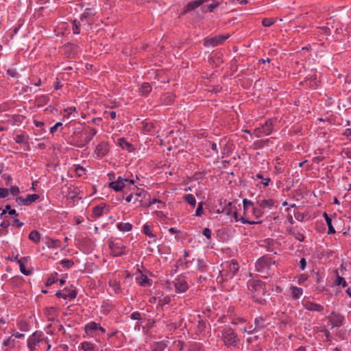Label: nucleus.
<instances>
[{"mask_svg": "<svg viewBox=\"0 0 351 351\" xmlns=\"http://www.w3.org/2000/svg\"><path fill=\"white\" fill-rule=\"evenodd\" d=\"M247 288L250 293L254 302L261 304H266V300L264 295L267 292L265 284L260 280L252 279L247 282Z\"/></svg>", "mask_w": 351, "mask_h": 351, "instance_id": "nucleus-1", "label": "nucleus"}, {"mask_svg": "<svg viewBox=\"0 0 351 351\" xmlns=\"http://www.w3.org/2000/svg\"><path fill=\"white\" fill-rule=\"evenodd\" d=\"M221 339L227 348H238L240 339L237 333L231 327H226L221 330Z\"/></svg>", "mask_w": 351, "mask_h": 351, "instance_id": "nucleus-2", "label": "nucleus"}, {"mask_svg": "<svg viewBox=\"0 0 351 351\" xmlns=\"http://www.w3.org/2000/svg\"><path fill=\"white\" fill-rule=\"evenodd\" d=\"M275 261H274L269 256H263L259 258L255 264L256 270L263 274V277H267V275H269V271L271 269V267L275 265Z\"/></svg>", "mask_w": 351, "mask_h": 351, "instance_id": "nucleus-3", "label": "nucleus"}, {"mask_svg": "<svg viewBox=\"0 0 351 351\" xmlns=\"http://www.w3.org/2000/svg\"><path fill=\"white\" fill-rule=\"evenodd\" d=\"M97 132V130L95 128H87L83 132L76 136L75 144L80 148L86 147Z\"/></svg>", "mask_w": 351, "mask_h": 351, "instance_id": "nucleus-4", "label": "nucleus"}, {"mask_svg": "<svg viewBox=\"0 0 351 351\" xmlns=\"http://www.w3.org/2000/svg\"><path fill=\"white\" fill-rule=\"evenodd\" d=\"M275 121L271 119H267L261 127L256 128L253 131V135L257 138L269 135L273 130Z\"/></svg>", "mask_w": 351, "mask_h": 351, "instance_id": "nucleus-5", "label": "nucleus"}, {"mask_svg": "<svg viewBox=\"0 0 351 351\" xmlns=\"http://www.w3.org/2000/svg\"><path fill=\"white\" fill-rule=\"evenodd\" d=\"M110 254L113 256H120L125 254V246L121 240L110 241L108 244Z\"/></svg>", "mask_w": 351, "mask_h": 351, "instance_id": "nucleus-6", "label": "nucleus"}, {"mask_svg": "<svg viewBox=\"0 0 351 351\" xmlns=\"http://www.w3.org/2000/svg\"><path fill=\"white\" fill-rule=\"evenodd\" d=\"M126 183L133 184L134 182L133 180L123 178L119 176L116 181L111 182L109 184V187L114 189L115 191H121L125 187Z\"/></svg>", "mask_w": 351, "mask_h": 351, "instance_id": "nucleus-7", "label": "nucleus"}, {"mask_svg": "<svg viewBox=\"0 0 351 351\" xmlns=\"http://www.w3.org/2000/svg\"><path fill=\"white\" fill-rule=\"evenodd\" d=\"M229 38V35H218L212 38L204 40V45L206 47H215L222 44L226 39Z\"/></svg>", "mask_w": 351, "mask_h": 351, "instance_id": "nucleus-8", "label": "nucleus"}, {"mask_svg": "<svg viewBox=\"0 0 351 351\" xmlns=\"http://www.w3.org/2000/svg\"><path fill=\"white\" fill-rule=\"evenodd\" d=\"M43 332L36 331L28 339L27 346L31 351H34L36 345L43 340Z\"/></svg>", "mask_w": 351, "mask_h": 351, "instance_id": "nucleus-9", "label": "nucleus"}, {"mask_svg": "<svg viewBox=\"0 0 351 351\" xmlns=\"http://www.w3.org/2000/svg\"><path fill=\"white\" fill-rule=\"evenodd\" d=\"M38 198L39 195L37 194L27 195L25 198L21 196L17 197L16 198V202L20 206H29L36 202Z\"/></svg>", "mask_w": 351, "mask_h": 351, "instance_id": "nucleus-10", "label": "nucleus"}, {"mask_svg": "<svg viewBox=\"0 0 351 351\" xmlns=\"http://www.w3.org/2000/svg\"><path fill=\"white\" fill-rule=\"evenodd\" d=\"M328 319L331 323L332 328L340 327L344 320L343 316L336 312H332L328 317Z\"/></svg>", "mask_w": 351, "mask_h": 351, "instance_id": "nucleus-11", "label": "nucleus"}, {"mask_svg": "<svg viewBox=\"0 0 351 351\" xmlns=\"http://www.w3.org/2000/svg\"><path fill=\"white\" fill-rule=\"evenodd\" d=\"M269 324L267 316H260L254 319L255 328L257 329L258 332L266 328Z\"/></svg>", "mask_w": 351, "mask_h": 351, "instance_id": "nucleus-12", "label": "nucleus"}, {"mask_svg": "<svg viewBox=\"0 0 351 351\" xmlns=\"http://www.w3.org/2000/svg\"><path fill=\"white\" fill-rule=\"evenodd\" d=\"M303 306L308 311L321 312L324 310V306L321 304L314 303L311 301L304 300L302 302Z\"/></svg>", "mask_w": 351, "mask_h": 351, "instance_id": "nucleus-13", "label": "nucleus"}, {"mask_svg": "<svg viewBox=\"0 0 351 351\" xmlns=\"http://www.w3.org/2000/svg\"><path fill=\"white\" fill-rule=\"evenodd\" d=\"M108 144L106 142H102L97 145L95 154L97 157L102 158L108 154Z\"/></svg>", "mask_w": 351, "mask_h": 351, "instance_id": "nucleus-14", "label": "nucleus"}, {"mask_svg": "<svg viewBox=\"0 0 351 351\" xmlns=\"http://www.w3.org/2000/svg\"><path fill=\"white\" fill-rule=\"evenodd\" d=\"M276 202L272 199L257 200L256 205L261 207L263 211L265 209H271L275 205Z\"/></svg>", "mask_w": 351, "mask_h": 351, "instance_id": "nucleus-15", "label": "nucleus"}, {"mask_svg": "<svg viewBox=\"0 0 351 351\" xmlns=\"http://www.w3.org/2000/svg\"><path fill=\"white\" fill-rule=\"evenodd\" d=\"M174 285L176 291L178 293L185 292L189 289L188 284L184 278H178L176 279Z\"/></svg>", "mask_w": 351, "mask_h": 351, "instance_id": "nucleus-16", "label": "nucleus"}, {"mask_svg": "<svg viewBox=\"0 0 351 351\" xmlns=\"http://www.w3.org/2000/svg\"><path fill=\"white\" fill-rule=\"evenodd\" d=\"M44 313L49 321H53L58 316V311L55 307H46Z\"/></svg>", "mask_w": 351, "mask_h": 351, "instance_id": "nucleus-17", "label": "nucleus"}, {"mask_svg": "<svg viewBox=\"0 0 351 351\" xmlns=\"http://www.w3.org/2000/svg\"><path fill=\"white\" fill-rule=\"evenodd\" d=\"M28 257H22L19 260H18V264L19 265L21 272L25 275L29 276L32 274L30 270L26 269L25 265L27 263Z\"/></svg>", "mask_w": 351, "mask_h": 351, "instance_id": "nucleus-18", "label": "nucleus"}, {"mask_svg": "<svg viewBox=\"0 0 351 351\" xmlns=\"http://www.w3.org/2000/svg\"><path fill=\"white\" fill-rule=\"evenodd\" d=\"M203 0H195L189 2L184 8L183 12L185 13L186 12L193 10L199 6H200L203 3Z\"/></svg>", "mask_w": 351, "mask_h": 351, "instance_id": "nucleus-19", "label": "nucleus"}, {"mask_svg": "<svg viewBox=\"0 0 351 351\" xmlns=\"http://www.w3.org/2000/svg\"><path fill=\"white\" fill-rule=\"evenodd\" d=\"M175 99V95L171 93H167L162 95L160 100L164 105H170L173 103Z\"/></svg>", "mask_w": 351, "mask_h": 351, "instance_id": "nucleus-20", "label": "nucleus"}, {"mask_svg": "<svg viewBox=\"0 0 351 351\" xmlns=\"http://www.w3.org/2000/svg\"><path fill=\"white\" fill-rule=\"evenodd\" d=\"M229 274L227 275V278H232L237 274L239 270V265L236 261H232V263L228 265Z\"/></svg>", "mask_w": 351, "mask_h": 351, "instance_id": "nucleus-21", "label": "nucleus"}, {"mask_svg": "<svg viewBox=\"0 0 351 351\" xmlns=\"http://www.w3.org/2000/svg\"><path fill=\"white\" fill-rule=\"evenodd\" d=\"M167 347V344L165 341H157L154 342L151 346V350L152 351H163Z\"/></svg>", "mask_w": 351, "mask_h": 351, "instance_id": "nucleus-22", "label": "nucleus"}, {"mask_svg": "<svg viewBox=\"0 0 351 351\" xmlns=\"http://www.w3.org/2000/svg\"><path fill=\"white\" fill-rule=\"evenodd\" d=\"M104 208H105V205L103 206L102 204L95 206L93 208V214H92L93 217H94V218L100 217L104 213Z\"/></svg>", "mask_w": 351, "mask_h": 351, "instance_id": "nucleus-23", "label": "nucleus"}, {"mask_svg": "<svg viewBox=\"0 0 351 351\" xmlns=\"http://www.w3.org/2000/svg\"><path fill=\"white\" fill-rule=\"evenodd\" d=\"M147 196H150L147 192L142 189H137V191L134 193V203L139 202V197H142L141 199H145Z\"/></svg>", "mask_w": 351, "mask_h": 351, "instance_id": "nucleus-24", "label": "nucleus"}, {"mask_svg": "<svg viewBox=\"0 0 351 351\" xmlns=\"http://www.w3.org/2000/svg\"><path fill=\"white\" fill-rule=\"evenodd\" d=\"M152 91V86L149 83L144 82L140 87V92L142 95L147 96Z\"/></svg>", "mask_w": 351, "mask_h": 351, "instance_id": "nucleus-25", "label": "nucleus"}, {"mask_svg": "<svg viewBox=\"0 0 351 351\" xmlns=\"http://www.w3.org/2000/svg\"><path fill=\"white\" fill-rule=\"evenodd\" d=\"M289 233L295 237V239L299 241H303L305 239L304 235L295 228L291 229L289 231Z\"/></svg>", "mask_w": 351, "mask_h": 351, "instance_id": "nucleus-26", "label": "nucleus"}, {"mask_svg": "<svg viewBox=\"0 0 351 351\" xmlns=\"http://www.w3.org/2000/svg\"><path fill=\"white\" fill-rule=\"evenodd\" d=\"M324 217L325 218V220L326 221L328 230V234H334L335 233V230L332 224V219L331 218L327 215V213H324Z\"/></svg>", "mask_w": 351, "mask_h": 351, "instance_id": "nucleus-27", "label": "nucleus"}, {"mask_svg": "<svg viewBox=\"0 0 351 351\" xmlns=\"http://www.w3.org/2000/svg\"><path fill=\"white\" fill-rule=\"evenodd\" d=\"M29 239L35 243H38L40 241V234L37 230H32L29 234Z\"/></svg>", "mask_w": 351, "mask_h": 351, "instance_id": "nucleus-28", "label": "nucleus"}, {"mask_svg": "<svg viewBox=\"0 0 351 351\" xmlns=\"http://www.w3.org/2000/svg\"><path fill=\"white\" fill-rule=\"evenodd\" d=\"M291 293H292V298L293 299H298L303 293V290L300 287H291Z\"/></svg>", "mask_w": 351, "mask_h": 351, "instance_id": "nucleus-29", "label": "nucleus"}, {"mask_svg": "<svg viewBox=\"0 0 351 351\" xmlns=\"http://www.w3.org/2000/svg\"><path fill=\"white\" fill-rule=\"evenodd\" d=\"M182 199L189 204L193 208L195 207L196 205V199L193 195L192 194H186L184 195Z\"/></svg>", "mask_w": 351, "mask_h": 351, "instance_id": "nucleus-30", "label": "nucleus"}, {"mask_svg": "<svg viewBox=\"0 0 351 351\" xmlns=\"http://www.w3.org/2000/svg\"><path fill=\"white\" fill-rule=\"evenodd\" d=\"M251 213L255 217L256 219H259L262 217L264 214V211H263L261 207L258 206H253L252 208Z\"/></svg>", "mask_w": 351, "mask_h": 351, "instance_id": "nucleus-31", "label": "nucleus"}, {"mask_svg": "<svg viewBox=\"0 0 351 351\" xmlns=\"http://www.w3.org/2000/svg\"><path fill=\"white\" fill-rule=\"evenodd\" d=\"M49 101V98L48 96L47 95H41L40 97H38L35 101H36V104L38 106H43L45 104H47L48 103V101Z\"/></svg>", "mask_w": 351, "mask_h": 351, "instance_id": "nucleus-32", "label": "nucleus"}, {"mask_svg": "<svg viewBox=\"0 0 351 351\" xmlns=\"http://www.w3.org/2000/svg\"><path fill=\"white\" fill-rule=\"evenodd\" d=\"M117 228L123 232L130 231L132 228V225L130 223H119L117 224Z\"/></svg>", "mask_w": 351, "mask_h": 351, "instance_id": "nucleus-33", "label": "nucleus"}, {"mask_svg": "<svg viewBox=\"0 0 351 351\" xmlns=\"http://www.w3.org/2000/svg\"><path fill=\"white\" fill-rule=\"evenodd\" d=\"M109 285L114 290L115 293L121 292L120 283L117 280H110Z\"/></svg>", "mask_w": 351, "mask_h": 351, "instance_id": "nucleus-34", "label": "nucleus"}, {"mask_svg": "<svg viewBox=\"0 0 351 351\" xmlns=\"http://www.w3.org/2000/svg\"><path fill=\"white\" fill-rule=\"evenodd\" d=\"M243 210H244V215H247V210L252 207L254 206V203L251 202L250 200H248L247 199H244L243 200Z\"/></svg>", "mask_w": 351, "mask_h": 351, "instance_id": "nucleus-35", "label": "nucleus"}, {"mask_svg": "<svg viewBox=\"0 0 351 351\" xmlns=\"http://www.w3.org/2000/svg\"><path fill=\"white\" fill-rule=\"evenodd\" d=\"M98 326L99 324L94 322H89L85 326V331L86 333H88L92 330H97Z\"/></svg>", "mask_w": 351, "mask_h": 351, "instance_id": "nucleus-36", "label": "nucleus"}, {"mask_svg": "<svg viewBox=\"0 0 351 351\" xmlns=\"http://www.w3.org/2000/svg\"><path fill=\"white\" fill-rule=\"evenodd\" d=\"M7 212H8L10 215H15L19 216V214L16 213V210L12 209L10 205H6L5 208L3 210L2 213H1V217L5 214Z\"/></svg>", "mask_w": 351, "mask_h": 351, "instance_id": "nucleus-37", "label": "nucleus"}, {"mask_svg": "<svg viewBox=\"0 0 351 351\" xmlns=\"http://www.w3.org/2000/svg\"><path fill=\"white\" fill-rule=\"evenodd\" d=\"M143 232L150 238H155L156 235L154 234L151 230V227L148 224H145L143 228Z\"/></svg>", "mask_w": 351, "mask_h": 351, "instance_id": "nucleus-38", "label": "nucleus"}, {"mask_svg": "<svg viewBox=\"0 0 351 351\" xmlns=\"http://www.w3.org/2000/svg\"><path fill=\"white\" fill-rule=\"evenodd\" d=\"M65 291V295L66 296V299H75L77 296V291L75 289H67L66 288L64 289Z\"/></svg>", "mask_w": 351, "mask_h": 351, "instance_id": "nucleus-39", "label": "nucleus"}, {"mask_svg": "<svg viewBox=\"0 0 351 351\" xmlns=\"http://www.w3.org/2000/svg\"><path fill=\"white\" fill-rule=\"evenodd\" d=\"M118 144L122 149H130L131 147V144L126 141L123 138H120L118 139Z\"/></svg>", "mask_w": 351, "mask_h": 351, "instance_id": "nucleus-40", "label": "nucleus"}, {"mask_svg": "<svg viewBox=\"0 0 351 351\" xmlns=\"http://www.w3.org/2000/svg\"><path fill=\"white\" fill-rule=\"evenodd\" d=\"M276 20L273 18H265L262 21V25L264 27H270L275 23Z\"/></svg>", "mask_w": 351, "mask_h": 351, "instance_id": "nucleus-41", "label": "nucleus"}, {"mask_svg": "<svg viewBox=\"0 0 351 351\" xmlns=\"http://www.w3.org/2000/svg\"><path fill=\"white\" fill-rule=\"evenodd\" d=\"M255 179L261 180V183L264 186H268L269 183L270 182V178H265V177H263V176L261 173H257L256 175V178Z\"/></svg>", "mask_w": 351, "mask_h": 351, "instance_id": "nucleus-42", "label": "nucleus"}, {"mask_svg": "<svg viewBox=\"0 0 351 351\" xmlns=\"http://www.w3.org/2000/svg\"><path fill=\"white\" fill-rule=\"evenodd\" d=\"M81 348L83 351H94V346L92 343L84 341L81 343Z\"/></svg>", "mask_w": 351, "mask_h": 351, "instance_id": "nucleus-43", "label": "nucleus"}, {"mask_svg": "<svg viewBox=\"0 0 351 351\" xmlns=\"http://www.w3.org/2000/svg\"><path fill=\"white\" fill-rule=\"evenodd\" d=\"M80 21H77V20H74L73 21V25H72V30H73V33L74 34H80Z\"/></svg>", "mask_w": 351, "mask_h": 351, "instance_id": "nucleus-44", "label": "nucleus"}, {"mask_svg": "<svg viewBox=\"0 0 351 351\" xmlns=\"http://www.w3.org/2000/svg\"><path fill=\"white\" fill-rule=\"evenodd\" d=\"M171 298L169 295H167L162 298L158 300V306L162 307L164 305L170 303Z\"/></svg>", "mask_w": 351, "mask_h": 351, "instance_id": "nucleus-45", "label": "nucleus"}, {"mask_svg": "<svg viewBox=\"0 0 351 351\" xmlns=\"http://www.w3.org/2000/svg\"><path fill=\"white\" fill-rule=\"evenodd\" d=\"M60 241L59 240L49 239L47 245L49 247L56 248L60 247Z\"/></svg>", "mask_w": 351, "mask_h": 351, "instance_id": "nucleus-46", "label": "nucleus"}, {"mask_svg": "<svg viewBox=\"0 0 351 351\" xmlns=\"http://www.w3.org/2000/svg\"><path fill=\"white\" fill-rule=\"evenodd\" d=\"M60 264L63 267L69 269L74 265V263L71 260L64 259L61 261Z\"/></svg>", "mask_w": 351, "mask_h": 351, "instance_id": "nucleus-47", "label": "nucleus"}, {"mask_svg": "<svg viewBox=\"0 0 351 351\" xmlns=\"http://www.w3.org/2000/svg\"><path fill=\"white\" fill-rule=\"evenodd\" d=\"M336 285H341L343 287H346L347 286V282L344 278L337 276L336 279Z\"/></svg>", "mask_w": 351, "mask_h": 351, "instance_id": "nucleus-48", "label": "nucleus"}, {"mask_svg": "<svg viewBox=\"0 0 351 351\" xmlns=\"http://www.w3.org/2000/svg\"><path fill=\"white\" fill-rule=\"evenodd\" d=\"M57 273L55 274V276L53 275H51L47 280L45 285L46 286H51V285H53L55 282H56L58 280V279L56 278V276H57Z\"/></svg>", "mask_w": 351, "mask_h": 351, "instance_id": "nucleus-49", "label": "nucleus"}, {"mask_svg": "<svg viewBox=\"0 0 351 351\" xmlns=\"http://www.w3.org/2000/svg\"><path fill=\"white\" fill-rule=\"evenodd\" d=\"M148 280H149V279L147 276L141 275L140 280L138 281V283L141 286H145L146 284L148 282Z\"/></svg>", "mask_w": 351, "mask_h": 351, "instance_id": "nucleus-50", "label": "nucleus"}, {"mask_svg": "<svg viewBox=\"0 0 351 351\" xmlns=\"http://www.w3.org/2000/svg\"><path fill=\"white\" fill-rule=\"evenodd\" d=\"M75 171L78 177H81L84 173L85 169L82 167L78 165L75 167Z\"/></svg>", "mask_w": 351, "mask_h": 351, "instance_id": "nucleus-51", "label": "nucleus"}, {"mask_svg": "<svg viewBox=\"0 0 351 351\" xmlns=\"http://www.w3.org/2000/svg\"><path fill=\"white\" fill-rule=\"evenodd\" d=\"M9 195V190L6 188H0V198H5Z\"/></svg>", "mask_w": 351, "mask_h": 351, "instance_id": "nucleus-52", "label": "nucleus"}, {"mask_svg": "<svg viewBox=\"0 0 351 351\" xmlns=\"http://www.w3.org/2000/svg\"><path fill=\"white\" fill-rule=\"evenodd\" d=\"M202 214H203V203L199 202L198 204V207L195 211V215L197 217H200V216H202Z\"/></svg>", "mask_w": 351, "mask_h": 351, "instance_id": "nucleus-53", "label": "nucleus"}, {"mask_svg": "<svg viewBox=\"0 0 351 351\" xmlns=\"http://www.w3.org/2000/svg\"><path fill=\"white\" fill-rule=\"evenodd\" d=\"M243 330L247 332L248 334H252L258 332L257 329L255 328V326H253L252 325L250 326L247 328H244Z\"/></svg>", "mask_w": 351, "mask_h": 351, "instance_id": "nucleus-54", "label": "nucleus"}, {"mask_svg": "<svg viewBox=\"0 0 351 351\" xmlns=\"http://www.w3.org/2000/svg\"><path fill=\"white\" fill-rule=\"evenodd\" d=\"M240 221H241V222L243 223H247V224H259V223H261L262 221H251L247 219H245V217H242L240 219Z\"/></svg>", "mask_w": 351, "mask_h": 351, "instance_id": "nucleus-55", "label": "nucleus"}, {"mask_svg": "<svg viewBox=\"0 0 351 351\" xmlns=\"http://www.w3.org/2000/svg\"><path fill=\"white\" fill-rule=\"evenodd\" d=\"M14 340L9 337L3 341V345L6 347H10L14 345Z\"/></svg>", "mask_w": 351, "mask_h": 351, "instance_id": "nucleus-56", "label": "nucleus"}, {"mask_svg": "<svg viewBox=\"0 0 351 351\" xmlns=\"http://www.w3.org/2000/svg\"><path fill=\"white\" fill-rule=\"evenodd\" d=\"M19 326L20 330L23 331H27L28 330V324L26 322L21 321L19 324Z\"/></svg>", "mask_w": 351, "mask_h": 351, "instance_id": "nucleus-57", "label": "nucleus"}, {"mask_svg": "<svg viewBox=\"0 0 351 351\" xmlns=\"http://www.w3.org/2000/svg\"><path fill=\"white\" fill-rule=\"evenodd\" d=\"M139 202L141 203V205L142 206H144L145 208H148V207H150L153 204L151 202V199L149 198V202H147V201H143V199H141L139 200Z\"/></svg>", "mask_w": 351, "mask_h": 351, "instance_id": "nucleus-58", "label": "nucleus"}, {"mask_svg": "<svg viewBox=\"0 0 351 351\" xmlns=\"http://www.w3.org/2000/svg\"><path fill=\"white\" fill-rule=\"evenodd\" d=\"M7 74L12 77H16L19 75L18 72L15 69H8Z\"/></svg>", "mask_w": 351, "mask_h": 351, "instance_id": "nucleus-59", "label": "nucleus"}, {"mask_svg": "<svg viewBox=\"0 0 351 351\" xmlns=\"http://www.w3.org/2000/svg\"><path fill=\"white\" fill-rule=\"evenodd\" d=\"M8 190H9V192H10L13 195H16L20 192L19 188L16 186H12Z\"/></svg>", "mask_w": 351, "mask_h": 351, "instance_id": "nucleus-60", "label": "nucleus"}, {"mask_svg": "<svg viewBox=\"0 0 351 351\" xmlns=\"http://www.w3.org/2000/svg\"><path fill=\"white\" fill-rule=\"evenodd\" d=\"M203 234L207 238V239H210L211 238V235H212V232L210 230V229H209L208 228H205L204 230H203Z\"/></svg>", "mask_w": 351, "mask_h": 351, "instance_id": "nucleus-61", "label": "nucleus"}, {"mask_svg": "<svg viewBox=\"0 0 351 351\" xmlns=\"http://www.w3.org/2000/svg\"><path fill=\"white\" fill-rule=\"evenodd\" d=\"M131 319L134 320H140L141 319V313L138 311H135L131 314Z\"/></svg>", "mask_w": 351, "mask_h": 351, "instance_id": "nucleus-62", "label": "nucleus"}, {"mask_svg": "<svg viewBox=\"0 0 351 351\" xmlns=\"http://www.w3.org/2000/svg\"><path fill=\"white\" fill-rule=\"evenodd\" d=\"M218 6V3L215 2H213L207 6V10L209 12H213V10Z\"/></svg>", "mask_w": 351, "mask_h": 351, "instance_id": "nucleus-63", "label": "nucleus"}, {"mask_svg": "<svg viewBox=\"0 0 351 351\" xmlns=\"http://www.w3.org/2000/svg\"><path fill=\"white\" fill-rule=\"evenodd\" d=\"M343 135L348 137L350 140H351V129L347 128L343 133Z\"/></svg>", "mask_w": 351, "mask_h": 351, "instance_id": "nucleus-64", "label": "nucleus"}]
</instances>
